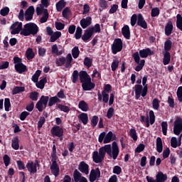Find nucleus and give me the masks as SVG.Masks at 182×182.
Returning <instances> with one entry per match:
<instances>
[{
    "label": "nucleus",
    "mask_w": 182,
    "mask_h": 182,
    "mask_svg": "<svg viewBox=\"0 0 182 182\" xmlns=\"http://www.w3.org/2000/svg\"><path fill=\"white\" fill-rule=\"evenodd\" d=\"M106 153L113 160H116L119 156V153H120L117 142L113 141L112 145L107 144L102 146L99 149V152L97 151H94L92 153V161L94 163H102L105 160V157H106Z\"/></svg>",
    "instance_id": "f257e3e1"
},
{
    "label": "nucleus",
    "mask_w": 182,
    "mask_h": 182,
    "mask_svg": "<svg viewBox=\"0 0 182 182\" xmlns=\"http://www.w3.org/2000/svg\"><path fill=\"white\" fill-rule=\"evenodd\" d=\"M39 32V27L35 23H27L24 25L23 30L20 32L23 36H35Z\"/></svg>",
    "instance_id": "f03ea898"
},
{
    "label": "nucleus",
    "mask_w": 182,
    "mask_h": 182,
    "mask_svg": "<svg viewBox=\"0 0 182 182\" xmlns=\"http://www.w3.org/2000/svg\"><path fill=\"white\" fill-rule=\"evenodd\" d=\"M112 53L117 55L119 52L123 50V41L121 38H115L111 46Z\"/></svg>",
    "instance_id": "7ed1b4c3"
},
{
    "label": "nucleus",
    "mask_w": 182,
    "mask_h": 182,
    "mask_svg": "<svg viewBox=\"0 0 182 182\" xmlns=\"http://www.w3.org/2000/svg\"><path fill=\"white\" fill-rule=\"evenodd\" d=\"M132 58L135 63H137L138 65L136 66L135 70L136 72H140L144 68V65L146 63V60H141L140 61V53L136 52L134 54H132Z\"/></svg>",
    "instance_id": "20e7f679"
},
{
    "label": "nucleus",
    "mask_w": 182,
    "mask_h": 182,
    "mask_svg": "<svg viewBox=\"0 0 182 182\" xmlns=\"http://www.w3.org/2000/svg\"><path fill=\"white\" fill-rule=\"evenodd\" d=\"M156 180L153 177L149 176H146V181L148 182H166L167 181V174L164 173L161 171H159L156 176Z\"/></svg>",
    "instance_id": "39448f33"
},
{
    "label": "nucleus",
    "mask_w": 182,
    "mask_h": 182,
    "mask_svg": "<svg viewBox=\"0 0 182 182\" xmlns=\"http://www.w3.org/2000/svg\"><path fill=\"white\" fill-rule=\"evenodd\" d=\"M10 29L11 35H18L19 32H22V22L16 21L10 26Z\"/></svg>",
    "instance_id": "423d86ee"
},
{
    "label": "nucleus",
    "mask_w": 182,
    "mask_h": 182,
    "mask_svg": "<svg viewBox=\"0 0 182 182\" xmlns=\"http://www.w3.org/2000/svg\"><path fill=\"white\" fill-rule=\"evenodd\" d=\"M33 14H35V7L30 6L24 13L26 22H29L33 19Z\"/></svg>",
    "instance_id": "0eeeda50"
},
{
    "label": "nucleus",
    "mask_w": 182,
    "mask_h": 182,
    "mask_svg": "<svg viewBox=\"0 0 182 182\" xmlns=\"http://www.w3.org/2000/svg\"><path fill=\"white\" fill-rule=\"evenodd\" d=\"M182 132V119H177L174 122L173 125V133L176 136H180Z\"/></svg>",
    "instance_id": "6e6552de"
},
{
    "label": "nucleus",
    "mask_w": 182,
    "mask_h": 182,
    "mask_svg": "<svg viewBox=\"0 0 182 182\" xmlns=\"http://www.w3.org/2000/svg\"><path fill=\"white\" fill-rule=\"evenodd\" d=\"M50 133L53 137H63V129L59 126L53 127L50 129Z\"/></svg>",
    "instance_id": "1a4fd4ad"
},
{
    "label": "nucleus",
    "mask_w": 182,
    "mask_h": 182,
    "mask_svg": "<svg viewBox=\"0 0 182 182\" xmlns=\"http://www.w3.org/2000/svg\"><path fill=\"white\" fill-rule=\"evenodd\" d=\"M97 178H100V168H96L95 169H92L89 177L90 181L95 182Z\"/></svg>",
    "instance_id": "9d476101"
},
{
    "label": "nucleus",
    "mask_w": 182,
    "mask_h": 182,
    "mask_svg": "<svg viewBox=\"0 0 182 182\" xmlns=\"http://www.w3.org/2000/svg\"><path fill=\"white\" fill-rule=\"evenodd\" d=\"M73 178L75 182H88L86 177L82 176V173L77 169L74 171Z\"/></svg>",
    "instance_id": "9b49d317"
},
{
    "label": "nucleus",
    "mask_w": 182,
    "mask_h": 182,
    "mask_svg": "<svg viewBox=\"0 0 182 182\" xmlns=\"http://www.w3.org/2000/svg\"><path fill=\"white\" fill-rule=\"evenodd\" d=\"M146 127H150V124H154L156 122V115H154V112L153 110L149 111V115L146 118Z\"/></svg>",
    "instance_id": "f8f14e48"
},
{
    "label": "nucleus",
    "mask_w": 182,
    "mask_h": 182,
    "mask_svg": "<svg viewBox=\"0 0 182 182\" xmlns=\"http://www.w3.org/2000/svg\"><path fill=\"white\" fill-rule=\"evenodd\" d=\"M26 167L28 172H30L31 176H33L38 171V168L34 165L33 161H28Z\"/></svg>",
    "instance_id": "ddd939ff"
},
{
    "label": "nucleus",
    "mask_w": 182,
    "mask_h": 182,
    "mask_svg": "<svg viewBox=\"0 0 182 182\" xmlns=\"http://www.w3.org/2000/svg\"><path fill=\"white\" fill-rule=\"evenodd\" d=\"M95 87H96V84L92 82V78L90 80L82 84V90H85V91L93 90V89Z\"/></svg>",
    "instance_id": "4468645a"
},
{
    "label": "nucleus",
    "mask_w": 182,
    "mask_h": 182,
    "mask_svg": "<svg viewBox=\"0 0 182 182\" xmlns=\"http://www.w3.org/2000/svg\"><path fill=\"white\" fill-rule=\"evenodd\" d=\"M92 78L90 75L87 74V72L85 70L80 71V82L82 85V83H85L86 82L90 80Z\"/></svg>",
    "instance_id": "2eb2a0df"
},
{
    "label": "nucleus",
    "mask_w": 182,
    "mask_h": 182,
    "mask_svg": "<svg viewBox=\"0 0 182 182\" xmlns=\"http://www.w3.org/2000/svg\"><path fill=\"white\" fill-rule=\"evenodd\" d=\"M78 170L84 174H89V164H86L85 161H81L78 165Z\"/></svg>",
    "instance_id": "dca6fc26"
},
{
    "label": "nucleus",
    "mask_w": 182,
    "mask_h": 182,
    "mask_svg": "<svg viewBox=\"0 0 182 182\" xmlns=\"http://www.w3.org/2000/svg\"><path fill=\"white\" fill-rule=\"evenodd\" d=\"M153 55H154V51L151 50L149 48L139 50V55L143 58H148L149 56H151Z\"/></svg>",
    "instance_id": "f3484780"
},
{
    "label": "nucleus",
    "mask_w": 182,
    "mask_h": 182,
    "mask_svg": "<svg viewBox=\"0 0 182 182\" xmlns=\"http://www.w3.org/2000/svg\"><path fill=\"white\" fill-rule=\"evenodd\" d=\"M143 85H135L134 92H135V99L139 100L141 96H143Z\"/></svg>",
    "instance_id": "a211bd4d"
},
{
    "label": "nucleus",
    "mask_w": 182,
    "mask_h": 182,
    "mask_svg": "<svg viewBox=\"0 0 182 182\" xmlns=\"http://www.w3.org/2000/svg\"><path fill=\"white\" fill-rule=\"evenodd\" d=\"M80 23L82 29H86V28L92 25V17L87 16L85 18L81 19Z\"/></svg>",
    "instance_id": "6ab92c4d"
},
{
    "label": "nucleus",
    "mask_w": 182,
    "mask_h": 182,
    "mask_svg": "<svg viewBox=\"0 0 182 182\" xmlns=\"http://www.w3.org/2000/svg\"><path fill=\"white\" fill-rule=\"evenodd\" d=\"M136 25L141 28H143V29H147V22H146V20H144V18L141 14H138Z\"/></svg>",
    "instance_id": "aec40b11"
},
{
    "label": "nucleus",
    "mask_w": 182,
    "mask_h": 182,
    "mask_svg": "<svg viewBox=\"0 0 182 182\" xmlns=\"http://www.w3.org/2000/svg\"><path fill=\"white\" fill-rule=\"evenodd\" d=\"M114 140H116V134H113L112 131H109L107 134H105V138L104 139V144L111 143Z\"/></svg>",
    "instance_id": "412c9836"
},
{
    "label": "nucleus",
    "mask_w": 182,
    "mask_h": 182,
    "mask_svg": "<svg viewBox=\"0 0 182 182\" xmlns=\"http://www.w3.org/2000/svg\"><path fill=\"white\" fill-rule=\"evenodd\" d=\"M14 68L15 70L20 74L25 73V72H28V68L23 63L14 65Z\"/></svg>",
    "instance_id": "4be33fe9"
},
{
    "label": "nucleus",
    "mask_w": 182,
    "mask_h": 182,
    "mask_svg": "<svg viewBox=\"0 0 182 182\" xmlns=\"http://www.w3.org/2000/svg\"><path fill=\"white\" fill-rule=\"evenodd\" d=\"M142 85L144 86L142 90V97L147 96V92H149V85H147V75H144L142 78Z\"/></svg>",
    "instance_id": "5701e85b"
},
{
    "label": "nucleus",
    "mask_w": 182,
    "mask_h": 182,
    "mask_svg": "<svg viewBox=\"0 0 182 182\" xmlns=\"http://www.w3.org/2000/svg\"><path fill=\"white\" fill-rule=\"evenodd\" d=\"M173 22L171 21H169L165 26V35L166 36H170V35L173 33Z\"/></svg>",
    "instance_id": "b1692460"
},
{
    "label": "nucleus",
    "mask_w": 182,
    "mask_h": 182,
    "mask_svg": "<svg viewBox=\"0 0 182 182\" xmlns=\"http://www.w3.org/2000/svg\"><path fill=\"white\" fill-rule=\"evenodd\" d=\"M164 58H163V64L166 66L170 63L171 60V55L168 51H163Z\"/></svg>",
    "instance_id": "393cba45"
},
{
    "label": "nucleus",
    "mask_w": 182,
    "mask_h": 182,
    "mask_svg": "<svg viewBox=\"0 0 182 182\" xmlns=\"http://www.w3.org/2000/svg\"><path fill=\"white\" fill-rule=\"evenodd\" d=\"M50 170L53 176H55V177L59 176L60 169L58 164L50 165Z\"/></svg>",
    "instance_id": "a878e982"
},
{
    "label": "nucleus",
    "mask_w": 182,
    "mask_h": 182,
    "mask_svg": "<svg viewBox=\"0 0 182 182\" xmlns=\"http://www.w3.org/2000/svg\"><path fill=\"white\" fill-rule=\"evenodd\" d=\"M122 34L125 39H130V27L128 25H125L122 28Z\"/></svg>",
    "instance_id": "bb28decb"
},
{
    "label": "nucleus",
    "mask_w": 182,
    "mask_h": 182,
    "mask_svg": "<svg viewBox=\"0 0 182 182\" xmlns=\"http://www.w3.org/2000/svg\"><path fill=\"white\" fill-rule=\"evenodd\" d=\"M93 36L92 33L90 31L89 28L85 31L84 34L82 36L83 42H87Z\"/></svg>",
    "instance_id": "cd10ccee"
},
{
    "label": "nucleus",
    "mask_w": 182,
    "mask_h": 182,
    "mask_svg": "<svg viewBox=\"0 0 182 182\" xmlns=\"http://www.w3.org/2000/svg\"><path fill=\"white\" fill-rule=\"evenodd\" d=\"M56 103H60V99L58 97V96L50 97L48 99V107H52L53 105H56Z\"/></svg>",
    "instance_id": "c85d7f7f"
},
{
    "label": "nucleus",
    "mask_w": 182,
    "mask_h": 182,
    "mask_svg": "<svg viewBox=\"0 0 182 182\" xmlns=\"http://www.w3.org/2000/svg\"><path fill=\"white\" fill-rule=\"evenodd\" d=\"M11 147L14 150H19V137L18 136L11 140Z\"/></svg>",
    "instance_id": "c756f323"
},
{
    "label": "nucleus",
    "mask_w": 182,
    "mask_h": 182,
    "mask_svg": "<svg viewBox=\"0 0 182 182\" xmlns=\"http://www.w3.org/2000/svg\"><path fill=\"white\" fill-rule=\"evenodd\" d=\"M78 119L81 120L82 123L83 124L86 125L87 124V122H89V117L87 116V113H81L78 115Z\"/></svg>",
    "instance_id": "7c9ffc66"
},
{
    "label": "nucleus",
    "mask_w": 182,
    "mask_h": 182,
    "mask_svg": "<svg viewBox=\"0 0 182 182\" xmlns=\"http://www.w3.org/2000/svg\"><path fill=\"white\" fill-rule=\"evenodd\" d=\"M156 151L162 153L163 151V140L161 137L156 138Z\"/></svg>",
    "instance_id": "2f4dec72"
},
{
    "label": "nucleus",
    "mask_w": 182,
    "mask_h": 182,
    "mask_svg": "<svg viewBox=\"0 0 182 182\" xmlns=\"http://www.w3.org/2000/svg\"><path fill=\"white\" fill-rule=\"evenodd\" d=\"M65 6H66V2H65V0H60L55 4L56 10L58 12H60L63 8H65Z\"/></svg>",
    "instance_id": "473e14b6"
},
{
    "label": "nucleus",
    "mask_w": 182,
    "mask_h": 182,
    "mask_svg": "<svg viewBox=\"0 0 182 182\" xmlns=\"http://www.w3.org/2000/svg\"><path fill=\"white\" fill-rule=\"evenodd\" d=\"M78 107L82 112H87V110H89V105H87L84 100L79 102Z\"/></svg>",
    "instance_id": "72a5a7b5"
},
{
    "label": "nucleus",
    "mask_w": 182,
    "mask_h": 182,
    "mask_svg": "<svg viewBox=\"0 0 182 182\" xmlns=\"http://www.w3.org/2000/svg\"><path fill=\"white\" fill-rule=\"evenodd\" d=\"M62 36V33L60 31H55L54 33H53L50 36V42H56L59 38Z\"/></svg>",
    "instance_id": "f704fd0d"
},
{
    "label": "nucleus",
    "mask_w": 182,
    "mask_h": 182,
    "mask_svg": "<svg viewBox=\"0 0 182 182\" xmlns=\"http://www.w3.org/2000/svg\"><path fill=\"white\" fill-rule=\"evenodd\" d=\"M48 80L46 79V77H45L43 79L40 80L39 82H37L36 86V87H38V89H43L45 87V84H46Z\"/></svg>",
    "instance_id": "c9c22d12"
},
{
    "label": "nucleus",
    "mask_w": 182,
    "mask_h": 182,
    "mask_svg": "<svg viewBox=\"0 0 182 182\" xmlns=\"http://www.w3.org/2000/svg\"><path fill=\"white\" fill-rule=\"evenodd\" d=\"M173 47V42L171 40L168 39L164 43V50L165 52H170L171 48Z\"/></svg>",
    "instance_id": "e433bc0d"
},
{
    "label": "nucleus",
    "mask_w": 182,
    "mask_h": 182,
    "mask_svg": "<svg viewBox=\"0 0 182 182\" xmlns=\"http://www.w3.org/2000/svg\"><path fill=\"white\" fill-rule=\"evenodd\" d=\"M80 77V73L77 70H75L72 74L71 80L73 83H77V80Z\"/></svg>",
    "instance_id": "4c0bfd02"
},
{
    "label": "nucleus",
    "mask_w": 182,
    "mask_h": 182,
    "mask_svg": "<svg viewBox=\"0 0 182 182\" xmlns=\"http://www.w3.org/2000/svg\"><path fill=\"white\" fill-rule=\"evenodd\" d=\"M56 109H59L60 112H64V113H69V112H70V108H69V107L62 104H57Z\"/></svg>",
    "instance_id": "58836bf2"
},
{
    "label": "nucleus",
    "mask_w": 182,
    "mask_h": 182,
    "mask_svg": "<svg viewBox=\"0 0 182 182\" xmlns=\"http://www.w3.org/2000/svg\"><path fill=\"white\" fill-rule=\"evenodd\" d=\"M90 31L93 33H100L102 29L100 28V24L96 23L94 27L88 28Z\"/></svg>",
    "instance_id": "ea45409f"
},
{
    "label": "nucleus",
    "mask_w": 182,
    "mask_h": 182,
    "mask_svg": "<svg viewBox=\"0 0 182 182\" xmlns=\"http://www.w3.org/2000/svg\"><path fill=\"white\" fill-rule=\"evenodd\" d=\"M26 55L28 60H31V59H33V58H35V53H33V50L31 48L27 49Z\"/></svg>",
    "instance_id": "a19ab883"
},
{
    "label": "nucleus",
    "mask_w": 182,
    "mask_h": 182,
    "mask_svg": "<svg viewBox=\"0 0 182 182\" xmlns=\"http://www.w3.org/2000/svg\"><path fill=\"white\" fill-rule=\"evenodd\" d=\"M92 65H93V60L89 57H85L84 59V65L89 69L92 68Z\"/></svg>",
    "instance_id": "79ce46f5"
},
{
    "label": "nucleus",
    "mask_w": 182,
    "mask_h": 182,
    "mask_svg": "<svg viewBox=\"0 0 182 182\" xmlns=\"http://www.w3.org/2000/svg\"><path fill=\"white\" fill-rule=\"evenodd\" d=\"M48 18H49V13H48L47 9H44L43 16L40 19L41 23H45V22L48 21Z\"/></svg>",
    "instance_id": "37998d69"
},
{
    "label": "nucleus",
    "mask_w": 182,
    "mask_h": 182,
    "mask_svg": "<svg viewBox=\"0 0 182 182\" xmlns=\"http://www.w3.org/2000/svg\"><path fill=\"white\" fill-rule=\"evenodd\" d=\"M21 92H25V87L16 86L12 90V95H18V93H21Z\"/></svg>",
    "instance_id": "c03bdc74"
},
{
    "label": "nucleus",
    "mask_w": 182,
    "mask_h": 182,
    "mask_svg": "<svg viewBox=\"0 0 182 182\" xmlns=\"http://www.w3.org/2000/svg\"><path fill=\"white\" fill-rule=\"evenodd\" d=\"M129 136L132 139H133L134 141H137L138 136L136 129H131L129 130Z\"/></svg>",
    "instance_id": "a18cd8bd"
},
{
    "label": "nucleus",
    "mask_w": 182,
    "mask_h": 182,
    "mask_svg": "<svg viewBox=\"0 0 182 182\" xmlns=\"http://www.w3.org/2000/svg\"><path fill=\"white\" fill-rule=\"evenodd\" d=\"M71 14L72 11H70V9H69V7H65L62 11L63 17L65 19H68V18H69V15H70Z\"/></svg>",
    "instance_id": "49530a36"
},
{
    "label": "nucleus",
    "mask_w": 182,
    "mask_h": 182,
    "mask_svg": "<svg viewBox=\"0 0 182 182\" xmlns=\"http://www.w3.org/2000/svg\"><path fill=\"white\" fill-rule=\"evenodd\" d=\"M80 54V51L79 50V47H74L72 50V55L74 58V59H77V58H79Z\"/></svg>",
    "instance_id": "de8ad7c7"
},
{
    "label": "nucleus",
    "mask_w": 182,
    "mask_h": 182,
    "mask_svg": "<svg viewBox=\"0 0 182 182\" xmlns=\"http://www.w3.org/2000/svg\"><path fill=\"white\" fill-rule=\"evenodd\" d=\"M66 63V58L65 57H60L55 60V64L57 66H63Z\"/></svg>",
    "instance_id": "09e8293b"
},
{
    "label": "nucleus",
    "mask_w": 182,
    "mask_h": 182,
    "mask_svg": "<svg viewBox=\"0 0 182 182\" xmlns=\"http://www.w3.org/2000/svg\"><path fill=\"white\" fill-rule=\"evenodd\" d=\"M119 59H114L111 64V69L112 72H115V70L119 68Z\"/></svg>",
    "instance_id": "8fccbe9b"
},
{
    "label": "nucleus",
    "mask_w": 182,
    "mask_h": 182,
    "mask_svg": "<svg viewBox=\"0 0 182 182\" xmlns=\"http://www.w3.org/2000/svg\"><path fill=\"white\" fill-rule=\"evenodd\" d=\"M152 107L154 110H159V109H160V100L157 98L154 99L152 101Z\"/></svg>",
    "instance_id": "3c124183"
},
{
    "label": "nucleus",
    "mask_w": 182,
    "mask_h": 182,
    "mask_svg": "<svg viewBox=\"0 0 182 182\" xmlns=\"http://www.w3.org/2000/svg\"><path fill=\"white\" fill-rule=\"evenodd\" d=\"M83 32V30H82V28L80 26L77 27L75 33V38L77 40H79L82 38V33Z\"/></svg>",
    "instance_id": "603ef678"
},
{
    "label": "nucleus",
    "mask_w": 182,
    "mask_h": 182,
    "mask_svg": "<svg viewBox=\"0 0 182 182\" xmlns=\"http://www.w3.org/2000/svg\"><path fill=\"white\" fill-rule=\"evenodd\" d=\"M160 15V9L159 7H155L151 9V16L152 18H156V16H159Z\"/></svg>",
    "instance_id": "864d4df0"
},
{
    "label": "nucleus",
    "mask_w": 182,
    "mask_h": 182,
    "mask_svg": "<svg viewBox=\"0 0 182 182\" xmlns=\"http://www.w3.org/2000/svg\"><path fill=\"white\" fill-rule=\"evenodd\" d=\"M171 146L173 149H177L178 147V141H177V138L176 136H173L171 139Z\"/></svg>",
    "instance_id": "5fc2aeb1"
},
{
    "label": "nucleus",
    "mask_w": 182,
    "mask_h": 182,
    "mask_svg": "<svg viewBox=\"0 0 182 182\" xmlns=\"http://www.w3.org/2000/svg\"><path fill=\"white\" fill-rule=\"evenodd\" d=\"M168 127V124H167V122H161L162 133H163L164 136H167Z\"/></svg>",
    "instance_id": "6e6d98bb"
},
{
    "label": "nucleus",
    "mask_w": 182,
    "mask_h": 182,
    "mask_svg": "<svg viewBox=\"0 0 182 182\" xmlns=\"http://www.w3.org/2000/svg\"><path fill=\"white\" fill-rule=\"evenodd\" d=\"M11 107V100L9 98L4 99V109L6 112H9Z\"/></svg>",
    "instance_id": "4d7b16f0"
},
{
    "label": "nucleus",
    "mask_w": 182,
    "mask_h": 182,
    "mask_svg": "<svg viewBox=\"0 0 182 182\" xmlns=\"http://www.w3.org/2000/svg\"><path fill=\"white\" fill-rule=\"evenodd\" d=\"M99 122V117L95 115L91 119V126L92 127H96L97 126V123Z\"/></svg>",
    "instance_id": "13d9d810"
},
{
    "label": "nucleus",
    "mask_w": 182,
    "mask_h": 182,
    "mask_svg": "<svg viewBox=\"0 0 182 182\" xmlns=\"http://www.w3.org/2000/svg\"><path fill=\"white\" fill-rule=\"evenodd\" d=\"M3 161H4L6 167H8V166H9V164H11V157H9V156H8L7 154H5L3 156Z\"/></svg>",
    "instance_id": "bf43d9fd"
},
{
    "label": "nucleus",
    "mask_w": 182,
    "mask_h": 182,
    "mask_svg": "<svg viewBox=\"0 0 182 182\" xmlns=\"http://www.w3.org/2000/svg\"><path fill=\"white\" fill-rule=\"evenodd\" d=\"M113 114H114V108H113V107H111L108 109L107 112V119H112V117H113Z\"/></svg>",
    "instance_id": "052dcab7"
},
{
    "label": "nucleus",
    "mask_w": 182,
    "mask_h": 182,
    "mask_svg": "<svg viewBox=\"0 0 182 182\" xmlns=\"http://www.w3.org/2000/svg\"><path fill=\"white\" fill-rule=\"evenodd\" d=\"M144 149H146V146L144 144H139L135 149V153H141Z\"/></svg>",
    "instance_id": "680f3d73"
},
{
    "label": "nucleus",
    "mask_w": 182,
    "mask_h": 182,
    "mask_svg": "<svg viewBox=\"0 0 182 182\" xmlns=\"http://www.w3.org/2000/svg\"><path fill=\"white\" fill-rule=\"evenodd\" d=\"M102 102L103 103L109 102V94L107 92H105V91H102Z\"/></svg>",
    "instance_id": "e2e57ef3"
},
{
    "label": "nucleus",
    "mask_w": 182,
    "mask_h": 182,
    "mask_svg": "<svg viewBox=\"0 0 182 182\" xmlns=\"http://www.w3.org/2000/svg\"><path fill=\"white\" fill-rule=\"evenodd\" d=\"M55 26L57 31H63V29H65V24H63V23L55 22Z\"/></svg>",
    "instance_id": "0e129e2a"
},
{
    "label": "nucleus",
    "mask_w": 182,
    "mask_h": 182,
    "mask_svg": "<svg viewBox=\"0 0 182 182\" xmlns=\"http://www.w3.org/2000/svg\"><path fill=\"white\" fill-rule=\"evenodd\" d=\"M9 14V7H4L1 9L0 11V15H1V16H6Z\"/></svg>",
    "instance_id": "69168bd1"
},
{
    "label": "nucleus",
    "mask_w": 182,
    "mask_h": 182,
    "mask_svg": "<svg viewBox=\"0 0 182 182\" xmlns=\"http://www.w3.org/2000/svg\"><path fill=\"white\" fill-rule=\"evenodd\" d=\"M39 93H38V92H33L30 94V99H31V100H33L34 102H36V100H38V96Z\"/></svg>",
    "instance_id": "338daca9"
},
{
    "label": "nucleus",
    "mask_w": 182,
    "mask_h": 182,
    "mask_svg": "<svg viewBox=\"0 0 182 182\" xmlns=\"http://www.w3.org/2000/svg\"><path fill=\"white\" fill-rule=\"evenodd\" d=\"M30 114H31V113H29L26 111L22 112L20 114V120L23 122V120H25L26 119V117L29 116Z\"/></svg>",
    "instance_id": "774afa93"
}]
</instances>
